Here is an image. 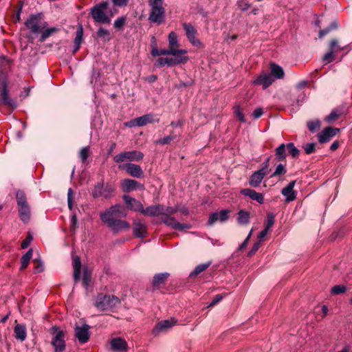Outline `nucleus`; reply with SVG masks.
Returning a JSON list of instances; mask_svg holds the SVG:
<instances>
[{
	"mask_svg": "<svg viewBox=\"0 0 352 352\" xmlns=\"http://www.w3.org/2000/svg\"><path fill=\"white\" fill-rule=\"evenodd\" d=\"M126 216V212L120 205L111 206L105 212H101L100 217L101 221L114 232H119L122 230H129L130 225L125 221L116 219Z\"/></svg>",
	"mask_w": 352,
	"mask_h": 352,
	"instance_id": "1",
	"label": "nucleus"
},
{
	"mask_svg": "<svg viewBox=\"0 0 352 352\" xmlns=\"http://www.w3.org/2000/svg\"><path fill=\"white\" fill-rule=\"evenodd\" d=\"M109 5L108 1H102L91 8L90 14L96 23L103 24H109L111 23L113 14L111 13L110 16L108 15L107 9Z\"/></svg>",
	"mask_w": 352,
	"mask_h": 352,
	"instance_id": "2",
	"label": "nucleus"
},
{
	"mask_svg": "<svg viewBox=\"0 0 352 352\" xmlns=\"http://www.w3.org/2000/svg\"><path fill=\"white\" fill-rule=\"evenodd\" d=\"M163 0H149L148 5L151 12L148 20L155 23L161 24L165 17V9L163 7Z\"/></svg>",
	"mask_w": 352,
	"mask_h": 352,
	"instance_id": "3",
	"label": "nucleus"
},
{
	"mask_svg": "<svg viewBox=\"0 0 352 352\" xmlns=\"http://www.w3.org/2000/svg\"><path fill=\"white\" fill-rule=\"evenodd\" d=\"M25 26L30 30L32 33L39 34L43 30L47 28V23L45 21L43 14L42 13H38L31 14L25 21Z\"/></svg>",
	"mask_w": 352,
	"mask_h": 352,
	"instance_id": "4",
	"label": "nucleus"
},
{
	"mask_svg": "<svg viewBox=\"0 0 352 352\" xmlns=\"http://www.w3.org/2000/svg\"><path fill=\"white\" fill-rule=\"evenodd\" d=\"M120 303V299L115 296L100 294L96 298L95 306L99 310L105 311L116 307Z\"/></svg>",
	"mask_w": 352,
	"mask_h": 352,
	"instance_id": "5",
	"label": "nucleus"
},
{
	"mask_svg": "<svg viewBox=\"0 0 352 352\" xmlns=\"http://www.w3.org/2000/svg\"><path fill=\"white\" fill-rule=\"evenodd\" d=\"M115 191V187L113 184L103 182L98 183L95 186L92 192V196L94 198H103L109 199L111 198Z\"/></svg>",
	"mask_w": 352,
	"mask_h": 352,
	"instance_id": "6",
	"label": "nucleus"
},
{
	"mask_svg": "<svg viewBox=\"0 0 352 352\" xmlns=\"http://www.w3.org/2000/svg\"><path fill=\"white\" fill-rule=\"evenodd\" d=\"M188 57H161L155 60L154 66L157 68H160L165 65L171 67L178 65L185 64L188 61Z\"/></svg>",
	"mask_w": 352,
	"mask_h": 352,
	"instance_id": "7",
	"label": "nucleus"
},
{
	"mask_svg": "<svg viewBox=\"0 0 352 352\" xmlns=\"http://www.w3.org/2000/svg\"><path fill=\"white\" fill-rule=\"evenodd\" d=\"M177 35L175 32H171L168 34V49L173 52V56L188 57V51L185 49H179Z\"/></svg>",
	"mask_w": 352,
	"mask_h": 352,
	"instance_id": "8",
	"label": "nucleus"
},
{
	"mask_svg": "<svg viewBox=\"0 0 352 352\" xmlns=\"http://www.w3.org/2000/svg\"><path fill=\"white\" fill-rule=\"evenodd\" d=\"M144 154L138 151H125L116 155L114 161L117 163L123 162L126 160L138 162L143 159Z\"/></svg>",
	"mask_w": 352,
	"mask_h": 352,
	"instance_id": "9",
	"label": "nucleus"
},
{
	"mask_svg": "<svg viewBox=\"0 0 352 352\" xmlns=\"http://www.w3.org/2000/svg\"><path fill=\"white\" fill-rule=\"evenodd\" d=\"M0 85L1 87L0 93V105H6L13 109L15 108V102L12 98H10L8 95L7 81L5 80L1 81Z\"/></svg>",
	"mask_w": 352,
	"mask_h": 352,
	"instance_id": "10",
	"label": "nucleus"
},
{
	"mask_svg": "<svg viewBox=\"0 0 352 352\" xmlns=\"http://www.w3.org/2000/svg\"><path fill=\"white\" fill-rule=\"evenodd\" d=\"M51 344L54 348V352H63L65 350V333L63 331H56Z\"/></svg>",
	"mask_w": 352,
	"mask_h": 352,
	"instance_id": "11",
	"label": "nucleus"
},
{
	"mask_svg": "<svg viewBox=\"0 0 352 352\" xmlns=\"http://www.w3.org/2000/svg\"><path fill=\"white\" fill-rule=\"evenodd\" d=\"M161 220L166 226L175 230L182 231L190 228V226L188 223H181L172 216L162 217Z\"/></svg>",
	"mask_w": 352,
	"mask_h": 352,
	"instance_id": "12",
	"label": "nucleus"
},
{
	"mask_svg": "<svg viewBox=\"0 0 352 352\" xmlns=\"http://www.w3.org/2000/svg\"><path fill=\"white\" fill-rule=\"evenodd\" d=\"M184 29L186 32V36L189 41L194 45L197 47H200L201 45V41L196 38L197 31L195 28L190 23H184L183 24Z\"/></svg>",
	"mask_w": 352,
	"mask_h": 352,
	"instance_id": "13",
	"label": "nucleus"
},
{
	"mask_svg": "<svg viewBox=\"0 0 352 352\" xmlns=\"http://www.w3.org/2000/svg\"><path fill=\"white\" fill-rule=\"evenodd\" d=\"M89 329V327L87 324H84L82 327L76 326L75 336L80 343L84 344L89 340L90 337Z\"/></svg>",
	"mask_w": 352,
	"mask_h": 352,
	"instance_id": "14",
	"label": "nucleus"
},
{
	"mask_svg": "<svg viewBox=\"0 0 352 352\" xmlns=\"http://www.w3.org/2000/svg\"><path fill=\"white\" fill-rule=\"evenodd\" d=\"M230 211L229 210H222L219 212L212 213L208 219V225L212 226L217 221L224 222L229 219Z\"/></svg>",
	"mask_w": 352,
	"mask_h": 352,
	"instance_id": "15",
	"label": "nucleus"
},
{
	"mask_svg": "<svg viewBox=\"0 0 352 352\" xmlns=\"http://www.w3.org/2000/svg\"><path fill=\"white\" fill-rule=\"evenodd\" d=\"M121 186L122 190L125 192H129L136 189H144V186L140 184L138 181L131 179H125L122 181Z\"/></svg>",
	"mask_w": 352,
	"mask_h": 352,
	"instance_id": "16",
	"label": "nucleus"
},
{
	"mask_svg": "<svg viewBox=\"0 0 352 352\" xmlns=\"http://www.w3.org/2000/svg\"><path fill=\"white\" fill-rule=\"evenodd\" d=\"M177 322V321L175 318L162 320L156 324L153 331L155 333L165 332L175 325Z\"/></svg>",
	"mask_w": 352,
	"mask_h": 352,
	"instance_id": "17",
	"label": "nucleus"
},
{
	"mask_svg": "<svg viewBox=\"0 0 352 352\" xmlns=\"http://www.w3.org/2000/svg\"><path fill=\"white\" fill-rule=\"evenodd\" d=\"M339 131L340 129L337 128L327 127L318 134L319 142L323 144L329 142Z\"/></svg>",
	"mask_w": 352,
	"mask_h": 352,
	"instance_id": "18",
	"label": "nucleus"
},
{
	"mask_svg": "<svg viewBox=\"0 0 352 352\" xmlns=\"http://www.w3.org/2000/svg\"><path fill=\"white\" fill-rule=\"evenodd\" d=\"M274 81V78L271 74L263 73L260 74L254 81L256 85H262L263 89L267 88Z\"/></svg>",
	"mask_w": 352,
	"mask_h": 352,
	"instance_id": "19",
	"label": "nucleus"
},
{
	"mask_svg": "<svg viewBox=\"0 0 352 352\" xmlns=\"http://www.w3.org/2000/svg\"><path fill=\"white\" fill-rule=\"evenodd\" d=\"M111 349L116 352H126L127 343L121 338H112L110 341Z\"/></svg>",
	"mask_w": 352,
	"mask_h": 352,
	"instance_id": "20",
	"label": "nucleus"
},
{
	"mask_svg": "<svg viewBox=\"0 0 352 352\" xmlns=\"http://www.w3.org/2000/svg\"><path fill=\"white\" fill-rule=\"evenodd\" d=\"M126 172L131 176L136 178H141L144 177V172L140 166L135 164H126L124 166Z\"/></svg>",
	"mask_w": 352,
	"mask_h": 352,
	"instance_id": "21",
	"label": "nucleus"
},
{
	"mask_svg": "<svg viewBox=\"0 0 352 352\" xmlns=\"http://www.w3.org/2000/svg\"><path fill=\"white\" fill-rule=\"evenodd\" d=\"M295 184L296 181H292L286 187L283 188L281 191L283 195L285 197V201L287 202L292 201L296 198V192L294 190Z\"/></svg>",
	"mask_w": 352,
	"mask_h": 352,
	"instance_id": "22",
	"label": "nucleus"
},
{
	"mask_svg": "<svg viewBox=\"0 0 352 352\" xmlns=\"http://www.w3.org/2000/svg\"><path fill=\"white\" fill-rule=\"evenodd\" d=\"M122 198L128 208L132 210L138 211L142 213L144 206L140 201L128 195H124Z\"/></svg>",
	"mask_w": 352,
	"mask_h": 352,
	"instance_id": "23",
	"label": "nucleus"
},
{
	"mask_svg": "<svg viewBox=\"0 0 352 352\" xmlns=\"http://www.w3.org/2000/svg\"><path fill=\"white\" fill-rule=\"evenodd\" d=\"M265 175L266 170L265 168L254 172L250 178V185L253 187H257L261 183Z\"/></svg>",
	"mask_w": 352,
	"mask_h": 352,
	"instance_id": "24",
	"label": "nucleus"
},
{
	"mask_svg": "<svg viewBox=\"0 0 352 352\" xmlns=\"http://www.w3.org/2000/svg\"><path fill=\"white\" fill-rule=\"evenodd\" d=\"M241 193L244 196L249 197L252 200L256 201L261 204L264 203L263 195L260 192H257L254 190L250 188H245L241 190Z\"/></svg>",
	"mask_w": 352,
	"mask_h": 352,
	"instance_id": "25",
	"label": "nucleus"
},
{
	"mask_svg": "<svg viewBox=\"0 0 352 352\" xmlns=\"http://www.w3.org/2000/svg\"><path fill=\"white\" fill-rule=\"evenodd\" d=\"M170 274L168 272L156 274L153 280V287L154 289H159L164 285L168 278Z\"/></svg>",
	"mask_w": 352,
	"mask_h": 352,
	"instance_id": "26",
	"label": "nucleus"
},
{
	"mask_svg": "<svg viewBox=\"0 0 352 352\" xmlns=\"http://www.w3.org/2000/svg\"><path fill=\"white\" fill-rule=\"evenodd\" d=\"M163 205L157 204L147 207L146 209L143 208L142 213L146 216L156 217L162 215Z\"/></svg>",
	"mask_w": 352,
	"mask_h": 352,
	"instance_id": "27",
	"label": "nucleus"
},
{
	"mask_svg": "<svg viewBox=\"0 0 352 352\" xmlns=\"http://www.w3.org/2000/svg\"><path fill=\"white\" fill-rule=\"evenodd\" d=\"M19 216L20 219L24 223H29L31 218V209L29 205L18 207Z\"/></svg>",
	"mask_w": 352,
	"mask_h": 352,
	"instance_id": "28",
	"label": "nucleus"
},
{
	"mask_svg": "<svg viewBox=\"0 0 352 352\" xmlns=\"http://www.w3.org/2000/svg\"><path fill=\"white\" fill-rule=\"evenodd\" d=\"M74 267V279L75 283L80 280L81 274V261L78 256H74L72 261Z\"/></svg>",
	"mask_w": 352,
	"mask_h": 352,
	"instance_id": "29",
	"label": "nucleus"
},
{
	"mask_svg": "<svg viewBox=\"0 0 352 352\" xmlns=\"http://www.w3.org/2000/svg\"><path fill=\"white\" fill-rule=\"evenodd\" d=\"M14 332L16 340L23 342L26 339L27 332L26 327L24 324H17L14 328Z\"/></svg>",
	"mask_w": 352,
	"mask_h": 352,
	"instance_id": "30",
	"label": "nucleus"
},
{
	"mask_svg": "<svg viewBox=\"0 0 352 352\" xmlns=\"http://www.w3.org/2000/svg\"><path fill=\"white\" fill-rule=\"evenodd\" d=\"M82 36H83V28L81 24H79L77 27V30H76V37L74 38V44H75V47H74V53L76 52H77L80 47V44L82 41Z\"/></svg>",
	"mask_w": 352,
	"mask_h": 352,
	"instance_id": "31",
	"label": "nucleus"
},
{
	"mask_svg": "<svg viewBox=\"0 0 352 352\" xmlns=\"http://www.w3.org/2000/svg\"><path fill=\"white\" fill-rule=\"evenodd\" d=\"M271 75L274 78L282 79L285 76L283 69L276 63L270 64Z\"/></svg>",
	"mask_w": 352,
	"mask_h": 352,
	"instance_id": "32",
	"label": "nucleus"
},
{
	"mask_svg": "<svg viewBox=\"0 0 352 352\" xmlns=\"http://www.w3.org/2000/svg\"><path fill=\"white\" fill-rule=\"evenodd\" d=\"M146 233V227L141 223H135L133 226V234L135 237H143Z\"/></svg>",
	"mask_w": 352,
	"mask_h": 352,
	"instance_id": "33",
	"label": "nucleus"
},
{
	"mask_svg": "<svg viewBox=\"0 0 352 352\" xmlns=\"http://www.w3.org/2000/svg\"><path fill=\"white\" fill-rule=\"evenodd\" d=\"M16 203H17V206L18 207L29 205L28 203L26 195L21 190H18L16 191Z\"/></svg>",
	"mask_w": 352,
	"mask_h": 352,
	"instance_id": "34",
	"label": "nucleus"
},
{
	"mask_svg": "<svg viewBox=\"0 0 352 352\" xmlns=\"http://www.w3.org/2000/svg\"><path fill=\"white\" fill-rule=\"evenodd\" d=\"M58 30H59L58 28L54 27L43 30L41 32L39 33L41 34L40 41H45L48 37L52 36L53 34L56 33Z\"/></svg>",
	"mask_w": 352,
	"mask_h": 352,
	"instance_id": "35",
	"label": "nucleus"
},
{
	"mask_svg": "<svg viewBox=\"0 0 352 352\" xmlns=\"http://www.w3.org/2000/svg\"><path fill=\"white\" fill-rule=\"evenodd\" d=\"M211 261L198 265L190 274V277L196 276L207 270L211 265Z\"/></svg>",
	"mask_w": 352,
	"mask_h": 352,
	"instance_id": "36",
	"label": "nucleus"
},
{
	"mask_svg": "<svg viewBox=\"0 0 352 352\" xmlns=\"http://www.w3.org/2000/svg\"><path fill=\"white\" fill-rule=\"evenodd\" d=\"M32 254H33V251L32 249H30L21 258V270H23L24 269H25L29 263H30V261L32 256Z\"/></svg>",
	"mask_w": 352,
	"mask_h": 352,
	"instance_id": "37",
	"label": "nucleus"
},
{
	"mask_svg": "<svg viewBox=\"0 0 352 352\" xmlns=\"http://www.w3.org/2000/svg\"><path fill=\"white\" fill-rule=\"evenodd\" d=\"M138 126H142L148 123L153 122V116L151 114H146L137 118Z\"/></svg>",
	"mask_w": 352,
	"mask_h": 352,
	"instance_id": "38",
	"label": "nucleus"
},
{
	"mask_svg": "<svg viewBox=\"0 0 352 352\" xmlns=\"http://www.w3.org/2000/svg\"><path fill=\"white\" fill-rule=\"evenodd\" d=\"M286 145L284 144H281L278 148L276 149V156L278 160L283 161L286 158Z\"/></svg>",
	"mask_w": 352,
	"mask_h": 352,
	"instance_id": "39",
	"label": "nucleus"
},
{
	"mask_svg": "<svg viewBox=\"0 0 352 352\" xmlns=\"http://www.w3.org/2000/svg\"><path fill=\"white\" fill-rule=\"evenodd\" d=\"M238 221L242 224H248L250 221L249 212L243 210H239L238 213Z\"/></svg>",
	"mask_w": 352,
	"mask_h": 352,
	"instance_id": "40",
	"label": "nucleus"
},
{
	"mask_svg": "<svg viewBox=\"0 0 352 352\" xmlns=\"http://www.w3.org/2000/svg\"><path fill=\"white\" fill-rule=\"evenodd\" d=\"M97 36L104 41H109L111 39L110 32L102 27L98 30Z\"/></svg>",
	"mask_w": 352,
	"mask_h": 352,
	"instance_id": "41",
	"label": "nucleus"
},
{
	"mask_svg": "<svg viewBox=\"0 0 352 352\" xmlns=\"http://www.w3.org/2000/svg\"><path fill=\"white\" fill-rule=\"evenodd\" d=\"M176 138L175 135L170 134L168 136L164 137V138L159 139L155 141V144H168L170 142L173 140H174Z\"/></svg>",
	"mask_w": 352,
	"mask_h": 352,
	"instance_id": "42",
	"label": "nucleus"
},
{
	"mask_svg": "<svg viewBox=\"0 0 352 352\" xmlns=\"http://www.w3.org/2000/svg\"><path fill=\"white\" fill-rule=\"evenodd\" d=\"M287 149L289 155H291L293 157H298L300 153L299 150L294 146V143H288L287 145Z\"/></svg>",
	"mask_w": 352,
	"mask_h": 352,
	"instance_id": "43",
	"label": "nucleus"
},
{
	"mask_svg": "<svg viewBox=\"0 0 352 352\" xmlns=\"http://www.w3.org/2000/svg\"><path fill=\"white\" fill-rule=\"evenodd\" d=\"M178 210H179V208L177 207H165L163 205L162 217H164V216L170 217L172 214L176 213Z\"/></svg>",
	"mask_w": 352,
	"mask_h": 352,
	"instance_id": "44",
	"label": "nucleus"
},
{
	"mask_svg": "<svg viewBox=\"0 0 352 352\" xmlns=\"http://www.w3.org/2000/svg\"><path fill=\"white\" fill-rule=\"evenodd\" d=\"M329 50L336 53L340 50H342V47L340 46L338 43V41L337 39H333L329 43Z\"/></svg>",
	"mask_w": 352,
	"mask_h": 352,
	"instance_id": "45",
	"label": "nucleus"
},
{
	"mask_svg": "<svg viewBox=\"0 0 352 352\" xmlns=\"http://www.w3.org/2000/svg\"><path fill=\"white\" fill-rule=\"evenodd\" d=\"M234 113L236 117L241 122H246L245 116H244V115L242 113V109H241V108L239 106L236 105V106L234 107Z\"/></svg>",
	"mask_w": 352,
	"mask_h": 352,
	"instance_id": "46",
	"label": "nucleus"
},
{
	"mask_svg": "<svg viewBox=\"0 0 352 352\" xmlns=\"http://www.w3.org/2000/svg\"><path fill=\"white\" fill-rule=\"evenodd\" d=\"M346 291V287L344 285H335L331 289V294L334 295H338L340 294H343Z\"/></svg>",
	"mask_w": 352,
	"mask_h": 352,
	"instance_id": "47",
	"label": "nucleus"
},
{
	"mask_svg": "<svg viewBox=\"0 0 352 352\" xmlns=\"http://www.w3.org/2000/svg\"><path fill=\"white\" fill-rule=\"evenodd\" d=\"M89 146L84 147L80 150L79 156H80V158L82 162L85 163L87 161L88 156H89Z\"/></svg>",
	"mask_w": 352,
	"mask_h": 352,
	"instance_id": "48",
	"label": "nucleus"
},
{
	"mask_svg": "<svg viewBox=\"0 0 352 352\" xmlns=\"http://www.w3.org/2000/svg\"><path fill=\"white\" fill-rule=\"evenodd\" d=\"M126 21V19L125 16H122V17L118 18L114 21V24H113L114 28L117 30H120L125 25Z\"/></svg>",
	"mask_w": 352,
	"mask_h": 352,
	"instance_id": "49",
	"label": "nucleus"
},
{
	"mask_svg": "<svg viewBox=\"0 0 352 352\" xmlns=\"http://www.w3.org/2000/svg\"><path fill=\"white\" fill-rule=\"evenodd\" d=\"M308 129L311 132H315L320 129V122L319 120L309 122L307 124Z\"/></svg>",
	"mask_w": 352,
	"mask_h": 352,
	"instance_id": "50",
	"label": "nucleus"
},
{
	"mask_svg": "<svg viewBox=\"0 0 352 352\" xmlns=\"http://www.w3.org/2000/svg\"><path fill=\"white\" fill-rule=\"evenodd\" d=\"M275 222V216L272 213H269L267 215V219L265 222V228L270 230Z\"/></svg>",
	"mask_w": 352,
	"mask_h": 352,
	"instance_id": "51",
	"label": "nucleus"
},
{
	"mask_svg": "<svg viewBox=\"0 0 352 352\" xmlns=\"http://www.w3.org/2000/svg\"><path fill=\"white\" fill-rule=\"evenodd\" d=\"M340 116V113H338L337 111H332L331 113L324 118V120L327 122H331L338 119Z\"/></svg>",
	"mask_w": 352,
	"mask_h": 352,
	"instance_id": "52",
	"label": "nucleus"
},
{
	"mask_svg": "<svg viewBox=\"0 0 352 352\" xmlns=\"http://www.w3.org/2000/svg\"><path fill=\"white\" fill-rule=\"evenodd\" d=\"M237 6L243 11L248 10L251 7V4L247 0H239Z\"/></svg>",
	"mask_w": 352,
	"mask_h": 352,
	"instance_id": "53",
	"label": "nucleus"
},
{
	"mask_svg": "<svg viewBox=\"0 0 352 352\" xmlns=\"http://www.w3.org/2000/svg\"><path fill=\"white\" fill-rule=\"evenodd\" d=\"M338 25L336 23H332L329 27L327 28H325L324 30H322L319 32V37L322 38L324 36L327 34L329 32H330L332 30L337 28Z\"/></svg>",
	"mask_w": 352,
	"mask_h": 352,
	"instance_id": "54",
	"label": "nucleus"
},
{
	"mask_svg": "<svg viewBox=\"0 0 352 352\" xmlns=\"http://www.w3.org/2000/svg\"><path fill=\"white\" fill-rule=\"evenodd\" d=\"M286 173V170L284 167V166L281 164H278L276 166V168L274 173L272 175V177H276L281 175H284Z\"/></svg>",
	"mask_w": 352,
	"mask_h": 352,
	"instance_id": "55",
	"label": "nucleus"
},
{
	"mask_svg": "<svg viewBox=\"0 0 352 352\" xmlns=\"http://www.w3.org/2000/svg\"><path fill=\"white\" fill-rule=\"evenodd\" d=\"M316 144L309 143L305 144L303 148L306 154H311L315 151Z\"/></svg>",
	"mask_w": 352,
	"mask_h": 352,
	"instance_id": "56",
	"label": "nucleus"
},
{
	"mask_svg": "<svg viewBox=\"0 0 352 352\" xmlns=\"http://www.w3.org/2000/svg\"><path fill=\"white\" fill-rule=\"evenodd\" d=\"M333 54L334 52L329 50V51L324 55L322 58L323 61L326 62L327 63L333 61Z\"/></svg>",
	"mask_w": 352,
	"mask_h": 352,
	"instance_id": "57",
	"label": "nucleus"
},
{
	"mask_svg": "<svg viewBox=\"0 0 352 352\" xmlns=\"http://www.w3.org/2000/svg\"><path fill=\"white\" fill-rule=\"evenodd\" d=\"M32 240V236L30 234H28V236H26V238L21 243V248L22 249L27 248L29 246V245L30 244Z\"/></svg>",
	"mask_w": 352,
	"mask_h": 352,
	"instance_id": "58",
	"label": "nucleus"
},
{
	"mask_svg": "<svg viewBox=\"0 0 352 352\" xmlns=\"http://www.w3.org/2000/svg\"><path fill=\"white\" fill-rule=\"evenodd\" d=\"M260 246H261V243L259 241L255 243L254 244V245L252 246V249L250 250V251L248 252V256H252V255H254L257 252V250L259 249Z\"/></svg>",
	"mask_w": 352,
	"mask_h": 352,
	"instance_id": "59",
	"label": "nucleus"
},
{
	"mask_svg": "<svg viewBox=\"0 0 352 352\" xmlns=\"http://www.w3.org/2000/svg\"><path fill=\"white\" fill-rule=\"evenodd\" d=\"M34 264L35 265L34 266V271H35V272L39 273V272H41L43 270V267L41 262H40L38 261H36V260H34Z\"/></svg>",
	"mask_w": 352,
	"mask_h": 352,
	"instance_id": "60",
	"label": "nucleus"
},
{
	"mask_svg": "<svg viewBox=\"0 0 352 352\" xmlns=\"http://www.w3.org/2000/svg\"><path fill=\"white\" fill-rule=\"evenodd\" d=\"M90 280V275L88 274V272L87 270H85L83 272V277H82V282L83 284L85 286H87L89 284V282Z\"/></svg>",
	"mask_w": 352,
	"mask_h": 352,
	"instance_id": "61",
	"label": "nucleus"
},
{
	"mask_svg": "<svg viewBox=\"0 0 352 352\" xmlns=\"http://www.w3.org/2000/svg\"><path fill=\"white\" fill-rule=\"evenodd\" d=\"M223 299V296L221 294L216 295L210 302L209 307H212L219 302Z\"/></svg>",
	"mask_w": 352,
	"mask_h": 352,
	"instance_id": "62",
	"label": "nucleus"
},
{
	"mask_svg": "<svg viewBox=\"0 0 352 352\" xmlns=\"http://www.w3.org/2000/svg\"><path fill=\"white\" fill-rule=\"evenodd\" d=\"M263 114V111L262 108H256L253 113L252 116L255 119L259 118Z\"/></svg>",
	"mask_w": 352,
	"mask_h": 352,
	"instance_id": "63",
	"label": "nucleus"
},
{
	"mask_svg": "<svg viewBox=\"0 0 352 352\" xmlns=\"http://www.w3.org/2000/svg\"><path fill=\"white\" fill-rule=\"evenodd\" d=\"M112 2L114 6L121 7L125 6L128 3V0H112Z\"/></svg>",
	"mask_w": 352,
	"mask_h": 352,
	"instance_id": "64",
	"label": "nucleus"
}]
</instances>
